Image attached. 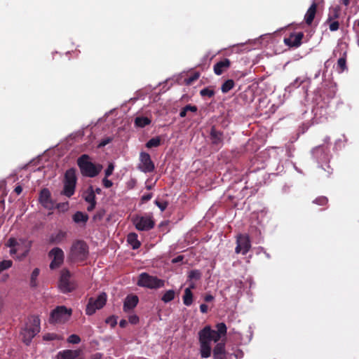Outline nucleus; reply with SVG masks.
Listing matches in <instances>:
<instances>
[{
    "instance_id": "nucleus-27",
    "label": "nucleus",
    "mask_w": 359,
    "mask_h": 359,
    "mask_svg": "<svg viewBox=\"0 0 359 359\" xmlns=\"http://www.w3.org/2000/svg\"><path fill=\"white\" fill-rule=\"evenodd\" d=\"M193 293L190 290V288H186L184 290V293L182 297L184 304L187 306H191L193 303Z\"/></svg>"
},
{
    "instance_id": "nucleus-60",
    "label": "nucleus",
    "mask_w": 359,
    "mask_h": 359,
    "mask_svg": "<svg viewBox=\"0 0 359 359\" xmlns=\"http://www.w3.org/2000/svg\"><path fill=\"white\" fill-rule=\"evenodd\" d=\"M14 191L18 194H20L22 191V187L20 186V185H18L17 186L15 189H14Z\"/></svg>"
},
{
    "instance_id": "nucleus-37",
    "label": "nucleus",
    "mask_w": 359,
    "mask_h": 359,
    "mask_svg": "<svg viewBox=\"0 0 359 359\" xmlns=\"http://www.w3.org/2000/svg\"><path fill=\"white\" fill-rule=\"evenodd\" d=\"M201 277V273L199 270L195 269L191 270L188 275V278L189 280H198Z\"/></svg>"
},
{
    "instance_id": "nucleus-19",
    "label": "nucleus",
    "mask_w": 359,
    "mask_h": 359,
    "mask_svg": "<svg viewBox=\"0 0 359 359\" xmlns=\"http://www.w3.org/2000/svg\"><path fill=\"white\" fill-rule=\"evenodd\" d=\"M81 350L66 349L58 352L57 359H76L81 354Z\"/></svg>"
},
{
    "instance_id": "nucleus-64",
    "label": "nucleus",
    "mask_w": 359,
    "mask_h": 359,
    "mask_svg": "<svg viewBox=\"0 0 359 359\" xmlns=\"http://www.w3.org/2000/svg\"><path fill=\"white\" fill-rule=\"evenodd\" d=\"M213 359H227V353H225L222 355H218L216 357H213Z\"/></svg>"
},
{
    "instance_id": "nucleus-56",
    "label": "nucleus",
    "mask_w": 359,
    "mask_h": 359,
    "mask_svg": "<svg viewBox=\"0 0 359 359\" xmlns=\"http://www.w3.org/2000/svg\"><path fill=\"white\" fill-rule=\"evenodd\" d=\"M183 259H184V256L178 255L177 257H176L175 258L172 259V263L177 264V263L182 262Z\"/></svg>"
},
{
    "instance_id": "nucleus-24",
    "label": "nucleus",
    "mask_w": 359,
    "mask_h": 359,
    "mask_svg": "<svg viewBox=\"0 0 359 359\" xmlns=\"http://www.w3.org/2000/svg\"><path fill=\"white\" fill-rule=\"evenodd\" d=\"M72 219L76 224H86L88 220V215L83 212L77 211L74 214Z\"/></svg>"
},
{
    "instance_id": "nucleus-18",
    "label": "nucleus",
    "mask_w": 359,
    "mask_h": 359,
    "mask_svg": "<svg viewBox=\"0 0 359 359\" xmlns=\"http://www.w3.org/2000/svg\"><path fill=\"white\" fill-rule=\"evenodd\" d=\"M231 66V61L228 58H224L222 60L217 62L214 65V72L217 75L222 74Z\"/></svg>"
},
{
    "instance_id": "nucleus-34",
    "label": "nucleus",
    "mask_w": 359,
    "mask_h": 359,
    "mask_svg": "<svg viewBox=\"0 0 359 359\" xmlns=\"http://www.w3.org/2000/svg\"><path fill=\"white\" fill-rule=\"evenodd\" d=\"M39 269L38 268H36L33 270L32 274H31V278H30V286L32 287H35L37 285L36 283V278L39 275Z\"/></svg>"
},
{
    "instance_id": "nucleus-42",
    "label": "nucleus",
    "mask_w": 359,
    "mask_h": 359,
    "mask_svg": "<svg viewBox=\"0 0 359 359\" xmlns=\"http://www.w3.org/2000/svg\"><path fill=\"white\" fill-rule=\"evenodd\" d=\"M67 341L70 344H76L81 341V338L79 336L73 334L68 337Z\"/></svg>"
},
{
    "instance_id": "nucleus-54",
    "label": "nucleus",
    "mask_w": 359,
    "mask_h": 359,
    "mask_svg": "<svg viewBox=\"0 0 359 359\" xmlns=\"http://www.w3.org/2000/svg\"><path fill=\"white\" fill-rule=\"evenodd\" d=\"M184 109L185 110H187V111H191V112H196L197 110H198V108L195 105H191V104H187L184 107Z\"/></svg>"
},
{
    "instance_id": "nucleus-41",
    "label": "nucleus",
    "mask_w": 359,
    "mask_h": 359,
    "mask_svg": "<svg viewBox=\"0 0 359 359\" xmlns=\"http://www.w3.org/2000/svg\"><path fill=\"white\" fill-rule=\"evenodd\" d=\"M327 202L328 199L325 196H319L313 201V203L321 206L327 205Z\"/></svg>"
},
{
    "instance_id": "nucleus-47",
    "label": "nucleus",
    "mask_w": 359,
    "mask_h": 359,
    "mask_svg": "<svg viewBox=\"0 0 359 359\" xmlns=\"http://www.w3.org/2000/svg\"><path fill=\"white\" fill-rule=\"evenodd\" d=\"M114 170V163H109L107 169L105 170V177H109L111 175H112Z\"/></svg>"
},
{
    "instance_id": "nucleus-53",
    "label": "nucleus",
    "mask_w": 359,
    "mask_h": 359,
    "mask_svg": "<svg viewBox=\"0 0 359 359\" xmlns=\"http://www.w3.org/2000/svg\"><path fill=\"white\" fill-rule=\"evenodd\" d=\"M128 321L133 325L137 324L139 322V317L136 315L129 316Z\"/></svg>"
},
{
    "instance_id": "nucleus-28",
    "label": "nucleus",
    "mask_w": 359,
    "mask_h": 359,
    "mask_svg": "<svg viewBox=\"0 0 359 359\" xmlns=\"http://www.w3.org/2000/svg\"><path fill=\"white\" fill-rule=\"evenodd\" d=\"M151 122V119L145 116H137L135 119V125L140 128H144L149 125Z\"/></svg>"
},
{
    "instance_id": "nucleus-29",
    "label": "nucleus",
    "mask_w": 359,
    "mask_h": 359,
    "mask_svg": "<svg viewBox=\"0 0 359 359\" xmlns=\"http://www.w3.org/2000/svg\"><path fill=\"white\" fill-rule=\"evenodd\" d=\"M333 172V169L329 164H325V167L321 165L319 168V175L322 177H329Z\"/></svg>"
},
{
    "instance_id": "nucleus-58",
    "label": "nucleus",
    "mask_w": 359,
    "mask_h": 359,
    "mask_svg": "<svg viewBox=\"0 0 359 359\" xmlns=\"http://www.w3.org/2000/svg\"><path fill=\"white\" fill-rule=\"evenodd\" d=\"M208 307L206 304H201L200 306V310H201V312L203 313H205L208 312Z\"/></svg>"
},
{
    "instance_id": "nucleus-7",
    "label": "nucleus",
    "mask_w": 359,
    "mask_h": 359,
    "mask_svg": "<svg viewBox=\"0 0 359 359\" xmlns=\"http://www.w3.org/2000/svg\"><path fill=\"white\" fill-rule=\"evenodd\" d=\"M72 313L71 309H68L65 306H58L51 311L49 321L50 323H65L69 320Z\"/></svg>"
},
{
    "instance_id": "nucleus-57",
    "label": "nucleus",
    "mask_w": 359,
    "mask_h": 359,
    "mask_svg": "<svg viewBox=\"0 0 359 359\" xmlns=\"http://www.w3.org/2000/svg\"><path fill=\"white\" fill-rule=\"evenodd\" d=\"M88 203L90 205L88 206L87 210L88 212H91V211H93L95 209L97 203L96 202H91V203Z\"/></svg>"
},
{
    "instance_id": "nucleus-4",
    "label": "nucleus",
    "mask_w": 359,
    "mask_h": 359,
    "mask_svg": "<svg viewBox=\"0 0 359 359\" xmlns=\"http://www.w3.org/2000/svg\"><path fill=\"white\" fill-rule=\"evenodd\" d=\"M137 285L149 289H158L164 286L165 281L147 273H142L139 276Z\"/></svg>"
},
{
    "instance_id": "nucleus-14",
    "label": "nucleus",
    "mask_w": 359,
    "mask_h": 359,
    "mask_svg": "<svg viewBox=\"0 0 359 359\" xmlns=\"http://www.w3.org/2000/svg\"><path fill=\"white\" fill-rule=\"evenodd\" d=\"M304 36L302 32H292L287 38H284V43L289 47L298 48L302 45V41Z\"/></svg>"
},
{
    "instance_id": "nucleus-32",
    "label": "nucleus",
    "mask_w": 359,
    "mask_h": 359,
    "mask_svg": "<svg viewBox=\"0 0 359 359\" xmlns=\"http://www.w3.org/2000/svg\"><path fill=\"white\" fill-rule=\"evenodd\" d=\"M161 139L159 136L153 137L150 139L147 143L146 147L149 149L153 148V147H158L161 145Z\"/></svg>"
},
{
    "instance_id": "nucleus-33",
    "label": "nucleus",
    "mask_w": 359,
    "mask_h": 359,
    "mask_svg": "<svg viewBox=\"0 0 359 359\" xmlns=\"http://www.w3.org/2000/svg\"><path fill=\"white\" fill-rule=\"evenodd\" d=\"M175 295V291L172 290H169L166 291L164 293V294L162 296L161 300L165 303L170 302L174 299Z\"/></svg>"
},
{
    "instance_id": "nucleus-63",
    "label": "nucleus",
    "mask_w": 359,
    "mask_h": 359,
    "mask_svg": "<svg viewBox=\"0 0 359 359\" xmlns=\"http://www.w3.org/2000/svg\"><path fill=\"white\" fill-rule=\"evenodd\" d=\"M303 83V81H300L299 78L296 79V80L294 81L293 86H299Z\"/></svg>"
},
{
    "instance_id": "nucleus-21",
    "label": "nucleus",
    "mask_w": 359,
    "mask_h": 359,
    "mask_svg": "<svg viewBox=\"0 0 359 359\" xmlns=\"http://www.w3.org/2000/svg\"><path fill=\"white\" fill-rule=\"evenodd\" d=\"M317 4L313 2L307 10L304 15V21L307 25H311L315 18L317 12Z\"/></svg>"
},
{
    "instance_id": "nucleus-13",
    "label": "nucleus",
    "mask_w": 359,
    "mask_h": 359,
    "mask_svg": "<svg viewBox=\"0 0 359 359\" xmlns=\"http://www.w3.org/2000/svg\"><path fill=\"white\" fill-rule=\"evenodd\" d=\"M198 337H202L210 343L212 341L215 342L219 341L222 336L215 330H212L210 326L207 325L199 331Z\"/></svg>"
},
{
    "instance_id": "nucleus-8",
    "label": "nucleus",
    "mask_w": 359,
    "mask_h": 359,
    "mask_svg": "<svg viewBox=\"0 0 359 359\" xmlns=\"http://www.w3.org/2000/svg\"><path fill=\"white\" fill-rule=\"evenodd\" d=\"M71 273L67 269H63L60 273L59 287L63 293L70 292L76 288V284L71 280Z\"/></svg>"
},
{
    "instance_id": "nucleus-48",
    "label": "nucleus",
    "mask_w": 359,
    "mask_h": 359,
    "mask_svg": "<svg viewBox=\"0 0 359 359\" xmlns=\"http://www.w3.org/2000/svg\"><path fill=\"white\" fill-rule=\"evenodd\" d=\"M6 245L9 248L16 247L17 245H18V241L14 238H10L8 240Z\"/></svg>"
},
{
    "instance_id": "nucleus-50",
    "label": "nucleus",
    "mask_w": 359,
    "mask_h": 359,
    "mask_svg": "<svg viewBox=\"0 0 359 359\" xmlns=\"http://www.w3.org/2000/svg\"><path fill=\"white\" fill-rule=\"evenodd\" d=\"M198 77H199V74H198V73L194 74L193 76H191L189 78H188L187 79H186L187 84H188V85L191 84L192 82L197 80L198 79Z\"/></svg>"
},
{
    "instance_id": "nucleus-25",
    "label": "nucleus",
    "mask_w": 359,
    "mask_h": 359,
    "mask_svg": "<svg viewBox=\"0 0 359 359\" xmlns=\"http://www.w3.org/2000/svg\"><path fill=\"white\" fill-rule=\"evenodd\" d=\"M227 353L225 349V344L220 342L217 343L212 350V357L222 355Z\"/></svg>"
},
{
    "instance_id": "nucleus-12",
    "label": "nucleus",
    "mask_w": 359,
    "mask_h": 359,
    "mask_svg": "<svg viewBox=\"0 0 359 359\" xmlns=\"http://www.w3.org/2000/svg\"><path fill=\"white\" fill-rule=\"evenodd\" d=\"M39 200L42 206L48 210H53L55 207V203L51 198L50 191L47 188L41 190Z\"/></svg>"
},
{
    "instance_id": "nucleus-46",
    "label": "nucleus",
    "mask_w": 359,
    "mask_h": 359,
    "mask_svg": "<svg viewBox=\"0 0 359 359\" xmlns=\"http://www.w3.org/2000/svg\"><path fill=\"white\" fill-rule=\"evenodd\" d=\"M105 322L106 323L109 324L112 327H115L117 324L116 318L114 316L108 317Z\"/></svg>"
},
{
    "instance_id": "nucleus-26",
    "label": "nucleus",
    "mask_w": 359,
    "mask_h": 359,
    "mask_svg": "<svg viewBox=\"0 0 359 359\" xmlns=\"http://www.w3.org/2000/svg\"><path fill=\"white\" fill-rule=\"evenodd\" d=\"M83 198L88 203L96 202L94 189L90 186L83 194Z\"/></svg>"
},
{
    "instance_id": "nucleus-23",
    "label": "nucleus",
    "mask_w": 359,
    "mask_h": 359,
    "mask_svg": "<svg viewBox=\"0 0 359 359\" xmlns=\"http://www.w3.org/2000/svg\"><path fill=\"white\" fill-rule=\"evenodd\" d=\"M128 243L131 245L133 250L138 249L141 243L137 239V235L135 233H130L127 237Z\"/></svg>"
},
{
    "instance_id": "nucleus-61",
    "label": "nucleus",
    "mask_w": 359,
    "mask_h": 359,
    "mask_svg": "<svg viewBox=\"0 0 359 359\" xmlns=\"http://www.w3.org/2000/svg\"><path fill=\"white\" fill-rule=\"evenodd\" d=\"M11 250H10V255L11 256H13L14 255H15L17 252H18V249L16 248V247H13V248H10Z\"/></svg>"
},
{
    "instance_id": "nucleus-36",
    "label": "nucleus",
    "mask_w": 359,
    "mask_h": 359,
    "mask_svg": "<svg viewBox=\"0 0 359 359\" xmlns=\"http://www.w3.org/2000/svg\"><path fill=\"white\" fill-rule=\"evenodd\" d=\"M216 332L219 333L222 336H225L226 334L227 327L225 323H219L216 325Z\"/></svg>"
},
{
    "instance_id": "nucleus-9",
    "label": "nucleus",
    "mask_w": 359,
    "mask_h": 359,
    "mask_svg": "<svg viewBox=\"0 0 359 359\" xmlns=\"http://www.w3.org/2000/svg\"><path fill=\"white\" fill-rule=\"evenodd\" d=\"M132 221L138 231H149L155 226V222L151 215H135L133 217Z\"/></svg>"
},
{
    "instance_id": "nucleus-3",
    "label": "nucleus",
    "mask_w": 359,
    "mask_h": 359,
    "mask_svg": "<svg viewBox=\"0 0 359 359\" xmlns=\"http://www.w3.org/2000/svg\"><path fill=\"white\" fill-rule=\"evenodd\" d=\"M88 255V246L81 240L74 241L70 248L69 258L72 262H83Z\"/></svg>"
},
{
    "instance_id": "nucleus-22",
    "label": "nucleus",
    "mask_w": 359,
    "mask_h": 359,
    "mask_svg": "<svg viewBox=\"0 0 359 359\" xmlns=\"http://www.w3.org/2000/svg\"><path fill=\"white\" fill-rule=\"evenodd\" d=\"M67 236V233L62 230L58 231L57 233H52L49 236L48 243L50 244H59L61 243Z\"/></svg>"
},
{
    "instance_id": "nucleus-51",
    "label": "nucleus",
    "mask_w": 359,
    "mask_h": 359,
    "mask_svg": "<svg viewBox=\"0 0 359 359\" xmlns=\"http://www.w3.org/2000/svg\"><path fill=\"white\" fill-rule=\"evenodd\" d=\"M102 184L105 188H110L112 187L113 183L111 180H108L107 177H104L102 180Z\"/></svg>"
},
{
    "instance_id": "nucleus-2",
    "label": "nucleus",
    "mask_w": 359,
    "mask_h": 359,
    "mask_svg": "<svg viewBox=\"0 0 359 359\" xmlns=\"http://www.w3.org/2000/svg\"><path fill=\"white\" fill-rule=\"evenodd\" d=\"M40 328L39 318L35 316L29 318L25 327L20 332L23 342L26 345H29L32 339L40 332Z\"/></svg>"
},
{
    "instance_id": "nucleus-45",
    "label": "nucleus",
    "mask_w": 359,
    "mask_h": 359,
    "mask_svg": "<svg viewBox=\"0 0 359 359\" xmlns=\"http://www.w3.org/2000/svg\"><path fill=\"white\" fill-rule=\"evenodd\" d=\"M104 215H105V210L104 209H100L93 216V219L95 221V220H101L104 217Z\"/></svg>"
},
{
    "instance_id": "nucleus-20",
    "label": "nucleus",
    "mask_w": 359,
    "mask_h": 359,
    "mask_svg": "<svg viewBox=\"0 0 359 359\" xmlns=\"http://www.w3.org/2000/svg\"><path fill=\"white\" fill-rule=\"evenodd\" d=\"M236 243H238L243 249V255H246L251 248L250 240L248 235H240L237 238Z\"/></svg>"
},
{
    "instance_id": "nucleus-6",
    "label": "nucleus",
    "mask_w": 359,
    "mask_h": 359,
    "mask_svg": "<svg viewBox=\"0 0 359 359\" xmlns=\"http://www.w3.org/2000/svg\"><path fill=\"white\" fill-rule=\"evenodd\" d=\"M107 300V295L105 292H101L96 298L90 297L86 307V314L93 315L97 310L102 309Z\"/></svg>"
},
{
    "instance_id": "nucleus-62",
    "label": "nucleus",
    "mask_w": 359,
    "mask_h": 359,
    "mask_svg": "<svg viewBox=\"0 0 359 359\" xmlns=\"http://www.w3.org/2000/svg\"><path fill=\"white\" fill-rule=\"evenodd\" d=\"M128 324V321L126 320H124V319H122L120 322H119V326L121 327H125Z\"/></svg>"
},
{
    "instance_id": "nucleus-39",
    "label": "nucleus",
    "mask_w": 359,
    "mask_h": 359,
    "mask_svg": "<svg viewBox=\"0 0 359 359\" xmlns=\"http://www.w3.org/2000/svg\"><path fill=\"white\" fill-rule=\"evenodd\" d=\"M325 23L329 25V29L331 32L337 31L339 28V23L337 20L327 21L326 20Z\"/></svg>"
},
{
    "instance_id": "nucleus-55",
    "label": "nucleus",
    "mask_w": 359,
    "mask_h": 359,
    "mask_svg": "<svg viewBox=\"0 0 359 359\" xmlns=\"http://www.w3.org/2000/svg\"><path fill=\"white\" fill-rule=\"evenodd\" d=\"M68 207H69L68 203H61L57 204V205H56V208L57 209L62 210L63 211L67 210Z\"/></svg>"
},
{
    "instance_id": "nucleus-59",
    "label": "nucleus",
    "mask_w": 359,
    "mask_h": 359,
    "mask_svg": "<svg viewBox=\"0 0 359 359\" xmlns=\"http://www.w3.org/2000/svg\"><path fill=\"white\" fill-rule=\"evenodd\" d=\"M213 299H214V297L211 294H207L204 297V300L206 302H210L212 301Z\"/></svg>"
},
{
    "instance_id": "nucleus-1",
    "label": "nucleus",
    "mask_w": 359,
    "mask_h": 359,
    "mask_svg": "<svg viewBox=\"0 0 359 359\" xmlns=\"http://www.w3.org/2000/svg\"><path fill=\"white\" fill-rule=\"evenodd\" d=\"M77 165L81 174L88 177H96L102 170L101 164H95L90 160V156L87 154H83L77 159Z\"/></svg>"
},
{
    "instance_id": "nucleus-44",
    "label": "nucleus",
    "mask_w": 359,
    "mask_h": 359,
    "mask_svg": "<svg viewBox=\"0 0 359 359\" xmlns=\"http://www.w3.org/2000/svg\"><path fill=\"white\" fill-rule=\"evenodd\" d=\"M338 67L343 72L346 69V60L345 57H340L337 61Z\"/></svg>"
},
{
    "instance_id": "nucleus-16",
    "label": "nucleus",
    "mask_w": 359,
    "mask_h": 359,
    "mask_svg": "<svg viewBox=\"0 0 359 359\" xmlns=\"http://www.w3.org/2000/svg\"><path fill=\"white\" fill-rule=\"evenodd\" d=\"M200 343V353L203 358H209L211 355V344L209 341L203 339L202 337H198Z\"/></svg>"
},
{
    "instance_id": "nucleus-49",
    "label": "nucleus",
    "mask_w": 359,
    "mask_h": 359,
    "mask_svg": "<svg viewBox=\"0 0 359 359\" xmlns=\"http://www.w3.org/2000/svg\"><path fill=\"white\" fill-rule=\"evenodd\" d=\"M112 141V138L111 137H106L104 139H102L100 142L99 143L98 147H103L110 143Z\"/></svg>"
},
{
    "instance_id": "nucleus-40",
    "label": "nucleus",
    "mask_w": 359,
    "mask_h": 359,
    "mask_svg": "<svg viewBox=\"0 0 359 359\" xmlns=\"http://www.w3.org/2000/svg\"><path fill=\"white\" fill-rule=\"evenodd\" d=\"M13 265V262L11 260H3L0 262V273L4 270L8 269Z\"/></svg>"
},
{
    "instance_id": "nucleus-43",
    "label": "nucleus",
    "mask_w": 359,
    "mask_h": 359,
    "mask_svg": "<svg viewBox=\"0 0 359 359\" xmlns=\"http://www.w3.org/2000/svg\"><path fill=\"white\" fill-rule=\"evenodd\" d=\"M154 203L162 212L164 211L168 205V203L167 201H159L158 200H156Z\"/></svg>"
},
{
    "instance_id": "nucleus-5",
    "label": "nucleus",
    "mask_w": 359,
    "mask_h": 359,
    "mask_svg": "<svg viewBox=\"0 0 359 359\" xmlns=\"http://www.w3.org/2000/svg\"><path fill=\"white\" fill-rule=\"evenodd\" d=\"M76 184V176L75 170L73 168L67 170L65 174L64 189L61 194L70 198L74 194Z\"/></svg>"
},
{
    "instance_id": "nucleus-38",
    "label": "nucleus",
    "mask_w": 359,
    "mask_h": 359,
    "mask_svg": "<svg viewBox=\"0 0 359 359\" xmlns=\"http://www.w3.org/2000/svg\"><path fill=\"white\" fill-rule=\"evenodd\" d=\"M43 339L45 341L60 340L62 337L55 333H47L43 335Z\"/></svg>"
},
{
    "instance_id": "nucleus-15",
    "label": "nucleus",
    "mask_w": 359,
    "mask_h": 359,
    "mask_svg": "<svg viewBox=\"0 0 359 359\" xmlns=\"http://www.w3.org/2000/svg\"><path fill=\"white\" fill-rule=\"evenodd\" d=\"M210 137L211 140V143L212 146L217 149L219 150L223 145V133L219 130H217L215 126L211 128Z\"/></svg>"
},
{
    "instance_id": "nucleus-52",
    "label": "nucleus",
    "mask_w": 359,
    "mask_h": 359,
    "mask_svg": "<svg viewBox=\"0 0 359 359\" xmlns=\"http://www.w3.org/2000/svg\"><path fill=\"white\" fill-rule=\"evenodd\" d=\"M153 197V194L152 193H148L147 194H144L142 196L141 198V201L142 203H145V202H147L149 201L150 199H151V198Z\"/></svg>"
},
{
    "instance_id": "nucleus-35",
    "label": "nucleus",
    "mask_w": 359,
    "mask_h": 359,
    "mask_svg": "<svg viewBox=\"0 0 359 359\" xmlns=\"http://www.w3.org/2000/svg\"><path fill=\"white\" fill-rule=\"evenodd\" d=\"M202 97H212L215 95V90L210 87L205 88L200 91Z\"/></svg>"
},
{
    "instance_id": "nucleus-31",
    "label": "nucleus",
    "mask_w": 359,
    "mask_h": 359,
    "mask_svg": "<svg viewBox=\"0 0 359 359\" xmlns=\"http://www.w3.org/2000/svg\"><path fill=\"white\" fill-rule=\"evenodd\" d=\"M235 86V83L232 79H228L223 83L221 86V90L223 93H226L231 90Z\"/></svg>"
},
{
    "instance_id": "nucleus-17",
    "label": "nucleus",
    "mask_w": 359,
    "mask_h": 359,
    "mask_svg": "<svg viewBox=\"0 0 359 359\" xmlns=\"http://www.w3.org/2000/svg\"><path fill=\"white\" fill-rule=\"evenodd\" d=\"M139 302V298L137 295L129 294L128 295L123 302V311L129 312L136 307Z\"/></svg>"
},
{
    "instance_id": "nucleus-30",
    "label": "nucleus",
    "mask_w": 359,
    "mask_h": 359,
    "mask_svg": "<svg viewBox=\"0 0 359 359\" xmlns=\"http://www.w3.org/2000/svg\"><path fill=\"white\" fill-rule=\"evenodd\" d=\"M340 15V8L339 6H336L330 10L328 17L327 18V21L336 20L339 18Z\"/></svg>"
},
{
    "instance_id": "nucleus-10",
    "label": "nucleus",
    "mask_w": 359,
    "mask_h": 359,
    "mask_svg": "<svg viewBox=\"0 0 359 359\" xmlns=\"http://www.w3.org/2000/svg\"><path fill=\"white\" fill-rule=\"evenodd\" d=\"M48 257L53 258L50 264V269H56L59 268L63 263L65 255L62 250L60 248H53L49 252Z\"/></svg>"
},
{
    "instance_id": "nucleus-11",
    "label": "nucleus",
    "mask_w": 359,
    "mask_h": 359,
    "mask_svg": "<svg viewBox=\"0 0 359 359\" xmlns=\"http://www.w3.org/2000/svg\"><path fill=\"white\" fill-rule=\"evenodd\" d=\"M140 163L138 168L143 172H151L155 169L154 162L151 159V156L148 153L141 152L140 154Z\"/></svg>"
}]
</instances>
